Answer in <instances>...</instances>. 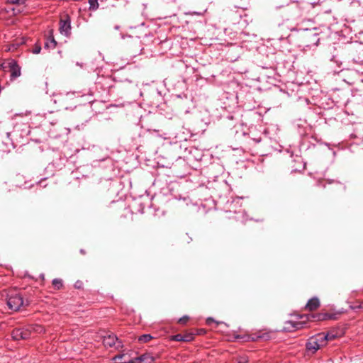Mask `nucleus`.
<instances>
[{"mask_svg":"<svg viewBox=\"0 0 363 363\" xmlns=\"http://www.w3.org/2000/svg\"><path fill=\"white\" fill-rule=\"evenodd\" d=\"M29 331L28 328H15L11 332V337L15 340H26L30 338Z\"/></svg>","mask_w":363,"mask_h":363,"instance_id":"0eeeda50","label":"nucleus"},{"mask_svg":"<svg viewBox=\"0 0 363 363\" xmlns=\"http://www.w3.org/2000/svg\"><path fill=\"white\" fill-rule=\"evenodd\" d=\"M80 252H81V253H82V254H84V253H85V252H84L83 250H80Z\"/></svg>","mask_w":363,"mask_h":363,"instance_id":"7c9ffc66","label":"nucleus"},{"mask_svg":"<svg viewBox=\"0 0 363 363\" xmlns=\"http://www.w3.org/2000/svg\"><path fill=\"white\" fill-rule=\"evenodd\" d=\"M89 9L95 11L99 8L98 0H89Z\"/></svg>","mask_w":363,"mask_h":363,"instance_id":"412c9836","label":"nucleus"},{"mask_svg":"<svg viewBox=\"0 0 363 363\" xmlns=\"http://www.w3.org/2000/svg\"><path fill=\"white\" fill-rule=\"evenodd\" d=\"M360 308H361L360 310L363 311V301H361V302H360Z\"/></svg>","mask_w":363,"mask_h":363,"instance_id":"c85d7f7f","label":"nucleus"},{"mask_svg":"<svg viewBox=\"0 0 363 363\" xmlns=\"http://www.w3.org/2000/svg\"><path fill=\"white\" fill-rule=\"evenodd\" d=\"M52 286L55 289H60L63 286V282L61 279H54L52 280Z\"/></svg>","mask_w":363,"mask_h":363,"instance_id":"f3484780","label":"nucleus"},{"mask_svg":"<svg viewBox=\"0 0 363 363\" xmlns=\"http://www.w3.org/2000/svg\"><path fill=\"white\" fill-rule=\"evenodd\" d=\"M28 328V330H29L30 331V336L31 335V334L33 333H43L45 332V329L44 328L40 325H29Z\"/></svg>","mask_w":363,"mask_h":363,"instance_id":"dca6fc26","label":"nucleus"},{"mask_svg":"<svg viewBox=\"0 0 363 363\" xmlns=\"http://www.w3.org/2000/svg\"><path fill=\"white\" fill-rule=\"evenodd\" d=\"M11 10L13 11V15H17L18 13H19L21 12L19 9H18L16 11V9H14V8L11 9Z\"/></svg>","mask_w":363,"mask_h":363,"instance_id":"cd10ccee","label":"nucleus"},{"mask_svg":"<svg viewBox=\"0 0 363 363\" xmlns=\"http://www.w3.org/2000/svg\"><path fill=\"white\" fill-rule=\"evenodd\" d=\"M235 339L240 340L243 342L249 341L250 340H255L254 337H251L249 335H237L235 336Z\"/></svg>","mask_w":363,"mask_h":363,"instance_id":"a211bd4d","label":"nucleus"},{"mask_svg":"<svg viewBox=\"0 0 363 363\" xmlns=\"http://www.w3.org/2000/svg\"><path fill=\"white\" fill-rule=\"evenodd\" d=\"M59 30L62 35L69 37L71 35V19L68 14H64L60 17Z\"/></svg>","mask_w":363,"mask_h":363,"instance_id":"20e7f679","label":"nucleus"},{"mask_svg":"<svg viewBox=\"0 0 363 363\" xmlns=\"http://www.w3.org/2000/svg\"><path fill=\"white\" fill-rule=\"evenodd\" d=\"M154 357L150 354H144L133 358L134 363H154Z\"/></svg>","mask_w":363,"mask_h":363,"instance_id":"9d476101","label":"nucleus"},{"mask_svg":"<svg viewBox=\"0 0 363 363\" xmlns=\"http://www.w3.org/2000/svg\"><path fill=\"white\" fill-rule=\"evenodd\" d=\"M133 358L128 352L121 353L113 357V363H134Z\"/></svg>","mask_w":363,"mask_h":363,"instance_id":"6e6552de","label":"nucleus"},{"mask_svg":"<svg viewBox=\"0 0 363 363\" xmlns=\"http://www.w3.org/2000/svg\"><path fill=\"white\" fill-rule=\"evenodd\" d=\"M286 324L290 325L294 330H298L303 328V323L289 321L286 323Z\"/></svg>","mask_w":363,"mask_h":363,"instance_id":"6ab92c4d","label":"nucleus"},{"mask_svg":"<svg viewBox=\"0 0 363 363\" xmlns=\"http://www.w3.org/2000/svg\"><path fill=\"white\" fill-rule=\"evenodd\" d=\"M360 302L361 301H357L354 303H352L351 305H350V308L352 310H360Z\"/></svg>","mask_w":363,"mask_h":363,"instance_id":"5701e85b","label":"nucleus"},{"mask_svg":"<svg viewBox=\"0 0 363 363\" xmlns=\"http://www.w3.org/2000/svg\"><path fill=\"white\" fill-rule=\"evenodd\" d=\"M83 283L82 281H77L74 284V287L77 289H81L82 287Z\"/></svg>","mask_w":363,"mask_h":363,"instance_id":"bb28decb","label":"nucleus"},{"mask_svg":"<svg viewBox=\"0 0 363 363\" xmlns=\"http://www.w3.org/2000/svg\"><path fill=\"white\" fill-rule=\"evenodd\" d=\"M320 306V301L317 297H313L308 300L305 306V309L309 311H313L318 308Z\"/></svg>","mask_w":363,"mask_h":363,"instance_id":"9b49d317","label":"nucleus"},{"mask_svg":"<svg viewBox=\"0 0 363 363\" xmlns=\"http://www.w3.org/2000/svg\"><path fill=\"white\" fill-rule=\"evenodd\" d=\"M248 359L245 357H241L238 359L237 363H247Z\"/></svg>","mask_w":363,"mask_h":363,"instance_id":"a878e982","label":"nucleus"},{"mask_svg":"<svg viewBox=\"0 0 363 363\" xmlns=\"http://www.w3.org/2000/svg\"><path fill=\"white\" fill-rule=\"evenodd\" d=\"M325 336H326L325 338V342L326 344H328V341L335 340V338L340 337V335L337 330H330L328 333H325Z\"/></svg>","mask_w":363,"mask_h":363,"instance_id":"2eb2a0df","label":"nucleus"},{"mask_svg":"<svg viewBox=\"0 0 363 363\" xmlns=\"http://www.w3.org/2000/svg\"><path fill=\"white\" fill-rule=\"evenodd\" d=\"M325 333H318L311 337L306 343V349L308 351L315 353L319 349L325 347L327 344L325 342Z\"/></svg>","mask_w":363,"mask_h":363,"instance_id":"f257e3e1","label":"nucleus"},{"mask_svg":"<svg viewBox=\"0 0 363 363\" xmlns=\"http://www.w3.org/2000/svg\"><path fill=\"white\" fill-rule=\"evenodd\" d=\"M115 28H116V30H118V29L120 28V26H116L115 27Z\"/></svg>","mask_w":363,"mask_h":363,"instance_id":"c756f323","label":"nucleus"},{"mask_svg":"<svg viewBox=\"0 0 363 363\" xmlns=\"http://www.w3.org/2000/svg\"><path fill=\"white\" fill-rule=\"evenodd\" d=\"M41 50V46L39 44H35L33 49V53L34 54H39Z\"/></svg>","mask_w":363,"mask_h":363,"instance_id":"393cba45","label":"nucleus"},{"mask_svg":"<svg viewBox=\"0 0 363 363\" xmlns=\"http://www.w3.org/2000/svg\"><path fill=\"white\" fill-rule=\"evenodd\" d=\"M338 313H330L328 312L321 311L318 313L311 314L308 317L313 321H324L327 320H336L337 318Z\"/></svg>","mask_w":363,"mask_h":363,"instance_id":"423d86ee","label":"nucleus"},{"mask_svg":"<svg viewBox=\"0 0 363 363\" xmlns=\"http://www.w3.org/2000/svg\"><path fill=\"white\" fill-rule=\"evenodd\" d=\"M327 185H329V190L334 193H342L346 190L345 184L339 181L325 179L323 187L326 188Z\"/></svg>","mask_w":363,"mask_h":363,"instance_id":"39448f33","label":"nucleus"},{"mask_svg":"<svg viewBox=\"0 0 363 363\" xmlns=\"http://www.w3.org/2000/svg\"><path fill=\"white\" fill-rule=\"evenodd\" d=\"M0 67L4 72H9L11 73L10 78L11 81L16 79L21 74V67L16 61L13 59L3 62Z\"/></svg>","mask_w":363,"mask_h":363,"instance_id":"f03ea898","label":"nucleus"},{"mask_svg":"<svg viewBox=\"0 0 363 363\" xmlns=\"http://www.w3.org/2000/svg\"><path fill=\"white\" fill-rule=\"evenodd\" d=\"M193 333L177 334L172 337V340L178 342H190L194 340Z\"/></svg>","mask_w":363,"mask_h":363,"instance_id":"1a4fd4ad","label":"nucleus"},{"mask_svg":"<svg viewBox=\"0 0 363 363\" xmlns=\"http://www.w3.org/2000/svg\"><path fill=\"white\" fill-rule=\"evenodd\" d=\"M190 318L188 315H184L178 320V323L181 325H186L189 320Z\"/></svg>","mask_w":363,"mask_h":363,"instance_id":"b1692460","label":"nucleus"},{"mask_svg":"<svg viewBox=\"0 0 363 363\" xmlns=\"http://www.w3.org/2000/svg\"><path fill=\"white\" fill-rule=\"evenodd\" d=\"M57 46V42L54 38V36L50 34L46 39L45 43V48L55 49Z\"/></svg>","mask_w":363,"mask_h":363,"instance_id":"ddd939ff","label":"nucleus"},{"mask_svg":"<svg viewBox=\"0 0 363 363\" xmlns=\"http://www.w3.org/2000/svg\"><path fill=\"white\" fill-rule=\"evenodd\" d=\"M27 304L28 303L24 301L22 296L18 293L12 292L8 295L7 306L13 311H17Z\"/></svg>","mask_w":363,"mask_h":363,"instance_id":"7ed1b4c3","label":"nucleus"},{"mask_svg":"<svg viewBox=\"0 0 363 363\" xmlns=\"http://www.w3.org/2000/svg\"><path fill=\"white\" fill-rule=\"evenodd\" d=\"M118 341V338L114 335H108L105 336L103 340V344L105 347H112L116 346V344Z\"/></svg>","mask_w":363,"mask_h":363,"instance_id":"f8f14e48","label":"nucleus"},{"mask_svg":"<svg viewBox=\"0 0 363 363\" xmlns=\"http://www.w3.org/2000/svg\"><path fill=\"white\" fill-rule=\"evenodd\" d=\"M152 339V337L149 335V334H145V335H140L139 337H138V341L140 342H148L149 341H150Z\"/></svg>","mask_w":363,"mask_h":363,"instance_id":"aec40b11","label":"nucleus"},{"mask_svg":"<svg viewBox=\"0 0 363 363\" xmlns=\"http://www.w3.org/2000/svg\"><path fill=\"white\" fill-rule=\"evenodd\" d=\"M223 325V322L216 321L212 318H206V326H210L211 329L217 328L218 327Z\"/></svg>","mask_w":363,"mask_h":363,"instance_id":"4468645a","label":"nucleus"},{"mask_svg":"<svg viewBox=\"0 0 363 363\" xmlns=\"http://www.w3.org/2000/svg\"><path fill=\"white\" fill-rule=\"evenodd\" d=\"M26 0H6L7 4L23 5L26 3Z\"/></svg>","mask_w":363,"mask_h":363,"instance_id":"4be33fe9","label":"nucleus"}]
</instances>
